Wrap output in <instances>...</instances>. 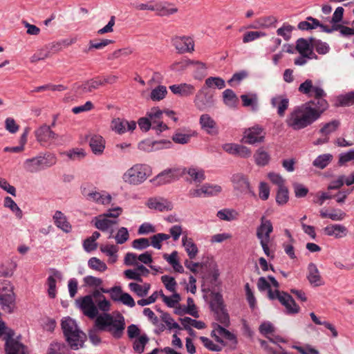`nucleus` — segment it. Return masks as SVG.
I'll use <instances>...</instances> for the list:
<instances>
[{
	"mask_svg": "<svg viewBox=\"0 0 354 354\" xmlns=\"http://www.w3.org/2000/svg\"><path fill=\"white\" fill-rule=\"evenodd\" d=\"M0 306L1 309L8 313H12L15 306L13 286L6 280H0Z\"/></svg>",
	"mask_w": 354,
	"mask_h": 354,
	"instance_id": "obj_5",
	"label": "nucleus"
},
{
	"mask_svg": "<svg viewBox=\"0 0 354 354\" xmlns=\"http://www.w3.org/2000/svg\"><path fill=\"white\" fill-rule=\"evenodd\" d=\"M56 163V158L53 154L48 153L44 156H37L27 159L24 162L25 169L31 173L50 167Z\"/></svg>",
	"mask_w": 354,
	"mask_h": 354,
	"instance_id": "obj_6",
	"label": "nucleus"
},
{
	"mask_svg": "<svg viewBox=\"0 0 354 354\" xmlns=\"http://www.w3.org/2000/svg\"><path fill=\"white\" fill-rule=\"evenodd\" d=\"M217 216L221 220L231 221L238 218L239 213L234 209H223L217 212Z\"/></svg>",
	"mask_w": 354,
	"mask_h": 354,
	"instance_id": "obj_40",
	"label": "nucleus"
},
{
	"mask_svg": "<svg viewBox=\"0 0 354 354\" xmlns=\"http://www.w3.org/2000/svg\"><path fill=\"white\" fill-rule=\"evenodd\" d=\"M53 219L56 226L62 229L64 232L68 233L71 230V225L67 221L66 216L60 211H56Z\"/></svg>",
	"mask_w": 354,
	"mask_h": 354,
	"instance_id": "obj_26",
	"label": "nucleus"
},
{
	"mask_svg": "<svg viewBox=\"0 0 354 354\" xmlns=\"http://www.w3.org/2000/svg\"><path fill=\"white\" fill-rule=\"evenodd\" d=\"M298 90L300 93L308 95V97L313 96L311 92L314 93V99L313 100H315L316 98L325 100L324 97H326V94L324 91L318 86H314L313 85V81L311 80H306L303 83H301Z\"/></svg>",
	"mask_w": 354,
	"mask_h": 354,
	"instance_id": "obj_12",
	"label": "nucleus"
},
{
	"mask_svg": "<svg viewBox=\"0 0 354 354\" xmlns=\"http://www.w3.org/2000/svg\"><path fill=\"white\" fill-rule=\"evenodd\" d=\"M147 206L150 209H154L160 212L169 211L173 208L172 203L167 199L150 198L148 201Z\"/></svg>",
	"mask_w": 354,
	"mask_h": 354,
	"instance_id": "obj_23",
	"label": "nucleus"
},
{
	"mask_svg": "<svg viewBox=\"0 0 354 354\" xmlns=\"http://www.w3.org/2000/svg\"><path fill=\"white\" fill-rule=\"evenodd\" d=\"M328 108V103L326 100H310L294 107L288 115L286 123L293 130L305 129L317 121Z\"/></svg>",
	"mask_w": 354,
	"mask_h": 354,
	"instance_id": "obj_1",
	"label": "nucleus"
},
{
	"mask_svg": "<svg viewBox=\"0 0 354 354\" xmlns=\"http://www.w3.org/2000/svg\"><path fill=\"white\" fill-rule=\"evenodd\" d=\"M167 93L166 86L159 85L151 91L150 97L153 101H160L165 98Z\"/></svg>",
	"mask_w": 354,
	"mask_h": 354,
	"instance_id": "obj_47",
	"label": "nucleus"
},
{
	"mask_svg": "<svg viewBox=\"0 0 354 354\" xmlns=\"http://www.w3.org/2000/svg\"><path fill=\"white\" fill-rule=\"evenodd\" d=\"M199 123L202 129L205 131L208 134L216 135L218 133L216 123L209 115H201L199 119Z\"/></svg>",
	"mask_w": 354,
	"mask_h": 354,
	"instance_id": "obj_19",
	"label": "nucleus"
},
{
	"mask_svg": "<svg viewBox=\"0 0 354 354\" xmlns=\"http://www.w3.org/2000/svg\"><path fill=\"white\" fill-rule=\"evenodd\" d=\"M129 287L131 291L135 292L138 297H143L146 296L150 289L149 283H145L143 286L136 283H130Z\"/></svg>",
	"mask_w": 354,
	"mask_h": 354,
	"instance_id": "obj_38",
	"label": "nucleus"
},
{
	"mask_svg": "<svg viewBox=\"0 0 354 354\" xmlns=\"http://www.w3.org/2000/svg\"><path fill=\"white\" fill-rule=\"evenodd\" d=\"M61 326L66 341L71 349L77 350L83 347L86 335L78 328L74 319L71 317L64 318Z\"/></svg>",
	"mask_w": 354,
	"mask_h": 354,
	"instance_id": "obj_3",
	"label": "nucleus"
},
{
	"mask_svg": "<svg viewBox=\"0 0 354 354\" xmlns=\"http://www.w3.org/2000/svg\"><path fill=\"white\" fill-rule=\"evenodd\" d=\"M311 42L304 38H299L296 42V50L300 54H306V52L311 48Z\"/></svg>",
	"mask_w": 354,
	"mask_h": 354,
	"instance_id": "obj_52",
	"label": "nucleus"
},
{
	"mask_svg": "<svg viewBox=\"0 0 354 354\" xmlns=\"http://www.w3.org/2000/svg\"><path fill=\"white\" fill-rule=\"evenodd\" d=\"M69 348L64 343L53 342L50 344L46 354H68Z\"/></svg>",
	"mask_w": 354,
	"mask_h": 354,
	"instance_id": "obj_37",
	"label": "nucleus"
},
{
	"mask_svg": "<svg viewBox=\"0 0 354 354\" xmlns=\"http://www.w3.org/2000/svg\"><path fill=\"white\" fill-rule=\"evenodd\" d=\"M196 66V71L194 73V77L196 80H202L206 75V66L204 63L199 61H194V64Z\"/></svg>",
	"mask_w": 354,
	"mask_h": 354,
	"instance_id": "obj_51",
	"label": "nucleus"
},
{
	"mask_svg": "<svg viewBox=\"0 0 354 354\" xmlns=\"http://www.w3.org/2000/svg\"><path fill=\"white\" fill-rule=\"evenodd\" d=\"M309 40L311 42V46L314 47L319 54L325 55L329 51L330 47L326 42H323L313 37H310Z\"/></svg>",
	"mask_w": 354,
	"mask_h": 354,
	"instance_id": "obj_41",
	"label": "nucleus"
},
{
	"mask_svg": "<svg viewBox=\"0 0 354 354\" xmlns=\"http://www.w3.org/2000/svg\"><path fill=\"white\" fill-rule=\"evenodd\" d=\"M35 136L39 142H46L56 139L58 136L50 129V127L44 124L35 131Z\"/></svg>",
	"mask_w": 354,
	"mask_h": 354,
	"instance_id": "obj_21",
	"label": "nucleus"
},
{
	"mask_svg": "<svg viewBox=\"0 0 354 354\" xmlns=\"http://www.w3.org/2000/svg\"><path fill=\"white\" fill-rule=\"evenodd\" d=\"M264 36L266 33L261 31H248L243 35V42L248 43Z\"/></svg>",
	"mask_w": 354,
	"mask_h": 354,
	"instance_id": "obj_56",
	"label": "nucleus"
},
{
	"mask_svg": "<svg viewBox=\"0 0 354 354\" xmlns=\"http://www.w3.org/2000/svg\"><path fill=\"white\" fill-rule=\"evenodd\" d=\"M223 102L230 108H235L239 102V98L232 89H226L223 92Z\"/></svg>",
	"mask_w": 354,
	"mask_h": 354,
	"instance_id": "obj_31",
	"label": "nucleus"
},
{
	"mask_svg": "<svg viewBox=\"0 0 354 354\" xmlns=\"http://www.w3.org/2000/svg\"><path fill=\"white\" fill-rule=\"evenodd\" d=\"M234 188L241 192H250V185L248 178L243 174H235L232 176Z\"/></svg>",
	"mask_w": 354,
	"mask_h": 354,
	"instance_id": "obj_18",
	"label": "nucleus"
},
{
	"mask_svg": "<svg viewBox=\"0 0 354 354\" xmlns=\"http://www.w3.org/2000/svg\"><path fill=\"white\" fill-rule=\"evenodd\" d=\"M294 27L289 24H283L282 27L279 28L277 30L278 35L281 36L286 41H288L290 37V33L293 30Z\"/></svg>",
	"mask_w": 354,
	"mask_h": 354,
	"instance_id": "obj_60",
	"label": "nucleus"
},
{
	"mask_svg": "<svg viewBox=\"0 0 354 354\" xmlns=\"http://www.w3.org/2000/svg\"><path fill=\"white\" fill-rule=\"evenodd\" d=\"M88 266L92 270L99 272H104L107 269L106 263L97 257H91L88 261Z\"/></svg>",
	"mask_w": 354,
	"mask_h": 354,
	"instance_id": "obj_48",
	"label": "nucleus"
},
{
	"mask_svg": "<svg viewBox=\"0 0 354 354\" xmlns=\"http://www.w3.org/2000/svg\"><path fill=\"white\" fill-rule=\"evenodd\" d=\"M211 296L209 306L213 312L225 308L223 295L220 292H212Z\"/></svg>",
	"mask_w": 354,
	"mask_h": 354,
	"instance_id": "obj_33",
	"label": "nucleus"
},
{
	"mask_svg": "<svg viewBox=\"0 0 354 354\" xmlns=\"http://www.w3.org/2000/svg\"><path fill=\"white\" fill-rule=\"evenodd\" d=\"M187 173L196 183H201L205 180L204 171L196 168H189Z\"/></svg>",
	"mask_w": 354,
	"mask_h": 354,
	"instance_id": "obj_55",
	"label": "nucleus"
},
{
	"mask_svg": "<svg viewBox=\"0 0 354 354\" xmlns=\"http://www.w3.org/2000/svg\"><path fill=\"white\" fill-rule=\"evenodd\" d=\"M87 200L106 205L111 203V196L110 194L104 196L96 190L92 189Z\"/></svg>",
	"mask_w": 354,
	"mask_h": 354,
	"instance_id": "obj_35",
	"label": "nucleus"
},
{
	"mask_svg": "<svg viewBox=\"0 0 354 354\" xmlns=\"http://www.w3.org/2000/svg\"><path fill=\"white\" fill-rule=\"evenodd\" d=\"M324 233L329 236H334L335 239H341L348 234L347 228L340 224H332L327 225L323 229Z\"/></svg>",
	"mask_w": 354,
	"mask_h": 354,
	"instance_id": "obj_20",
	"label": "nucleus"
},
{
	"mask_svg": "<svg viewBox=\"0 0 354 354\" xmlns=\"http://www.w3.org/2000/svg\"><path fill=\"white\" fill-rule=\"evenodd\" d=\"M254 157L256 164L259 166H265L268 165L270 159V156L268 153L264 151L262 148H259L256 151Z\"/></svg>",
	"mask_w": 354,
	"mask_h": 354,
	"instance_id": "obj_39",
	"label": "nucleus"
},
{
	"mask_svg": "<svg viewBox=\"0 0 354 354\" xmlns=\"http://www.w3.org/2000/svg\"><path fill=\"white\" fill-rule=\"evenodd\" d=\"M156 12L158 16L164 17L173 15L178 12L177 8H167V6L161 4L156 3L154 5V10Z\"/></svg>",
	"mask_w": 354,
	"mask_h": 354,
	"instance_id": "obj_42",
	"label": "nucleus"
},
{
	"mask_svg": "<svg viewBox=\"0 0 354 354\" xmlns=\"http://www.w3.org/2000/svg\"><path fill=\"white\" fill-rule=\"evenodd\" d=\"M273 232V226L270 220L262 216L260 218V225L257 228V237L259 241L270 240V234Z\"/></svg>",
	"mask_w": 354,
	"mask_h": 354,
	"instance_id": "obj_14",
	"label": "nucleus"
},
{
	"mask_svg": "<svg viewBox=\"0 0 354 354\" xmlns=\"http://www.w3.org/2000/svg\"><path fill=\"white\" fill-rule=\"evenodd\" d=\"M126 124H127V120L117 118L112 121L111 127L118 133L122 134L127 131Z\"/></svg>",
	"mask_w": 354,
	"mask_h": 354,
	"instance_id": "obj_53",
	"label": "nucleus"
},
{
	"mask_svg": "<svg viewBox=\"0 0 354 354\" xmlns=\"http://www.w3.org/2000/svg\"><path fill=\"white\" fill-rule=\"evenodd\" d=\"M353 104H354V91L337 97V105L338 106H348Z\"/></svg>",
	"mask_w": 354,
	"mask_h": 354,
	"instance_id": "obj_45",
	"label": "nucleus"
},
{
	"mask_svg": "<svg viewBox=\"0 0 354 354\" xmlns=\"http://www.w3.org/2000/svg\"><path fill=\"white\" fill-rule=\"evenodd\" d=\"M162 114L163 111L158 106L151 108L146 114L151 121L152 129L156 130L158 134L168 129L167 125L162 120Z\"/></svg>",
	"mask_w": 354,
	"mask_h": 354,
	"instance_id": "obj_11",
	"label": "nucleus"
},
{
	"mask_svg": "<svg viewBox=\"0 0 354 354\" xmlns=\"http://www.w3.org/2000/svg\"><path fill=\"white\" fill-rule=\"evenodd\" d=\"M216 319L223 325L227 326L230 324V317L225 308L214 312Z\"/></svg>",
	"mask_w": 354,
	"mask_h": 354,
	"instance_id": "obj_58",
	"label": "nucleus"
},
{
	"mask_svg": "<svg viewBox=\"0 0 354 354\" xmlns=\"http://www.w3.org/2000/svg\"><path fill=\"white\" fill-rule=\"evenodd\" d=\"M194 103L196 109L199 111H207L214 105L213 93L207 88V86H203L196 93Z\"/></svg>",
	"mask_w": 354,
	"mask_h": 354,
	"instance_id": "obj_7",
	"label": "nucleus"
},
{
	"mask_svg": "<svg viewBox=\"0 0 354 354\" xmlns=\"http://www.w3.org/2000/svg\"><path fill=\"white\" fill-rule=\"evenodd\" d=\"M191 137V134L176 132L173 135L172 140L176 143L185 145L189 142Z\"/></svg>",
	"mask_w": 354,
	"mask_h": 354,
	"instance_id": "obj_64",
	"label": "nucleus"
},
{
	"mask_svg": "<svg viewBox=\"0 0 354 354\" xmlns=\"http://www.w3.org/2000/svg\"><path fill=\"white\" fill-rule=\"evenodd\" d=\"M241 99L243 106H251L253 110L256 109L257 106V96L256 94L241 95Z\"/></svg>",
	"mask_w": 354,
	"mask_h": 354,
	"instance_id": "obj_49",
	"label": "nucleus"
},
{
	"mask_svg": "<svg viewBox=\"0 0 354 354\" xmlns=\"http://www.w3.org/2000/svg\"><path fill=\"white\" fill-rule=\"evenodd\" d=\"M339 124L340 122L339 120H332L331 122L326 123L319 131L324 136H328V134L335 131L339 127Z\"/></svg>",
	"mask_w": 354,
	"mask_h": 354,
	"instance_id": "obj_50",
	"label": "nucleus"
},
{
	"mask_svg": "<svg viewBox=\"0 0 354 354\" xmlns=\"http://www.w3.org/2000/svg\"><path fill=\"white\" fill-rule=\"evenodd\" d=\"M271 105L277 109V114L283 117L289 106V100L283 95H276L271 99Z\"/></svg>",
	"mask_w": 354,
	"mask_h": 354,
	"instance_id": "obj_22",
	"label": "nucleus"
},
{
	"mask_svg": "<svg viewBox=\"0 0 354 354\" xmlns=\"http://www.w3.org/2000/svg\"><path fill=\"white\" fill-rule=\"evenodd\" d=\"M162 320L166 324L169 330L175 328L180 329L179 324L174 322V319L171 317L168 313H162L161 315Z\"/></svg>",
	"mask_w": 354,
	"mask_h": 354,
	"instance_id": "obj_61",
	"label": "nucleus"
},
{
	"mask_svg": "<svg viewBox=\"0 0 354 354\" xmlns=\"http://www.w3.org/2000/svg\"><path fill=\"white\" fill-rule=\"evenodd\" d=\"M86 140H88L89 146L94 154H102L105 148V140L102 136L96 134L88 135L86 136Z\"/></svg>",
	"mask_w": 354,
	"mask_h": 354,
	"instance_id": "obj_16",
	"label": "nucleus"
},
{
	"mask_svg": "<svg viewBox=\"0 0 354 354\" xmlns=\"http://www.w3.org/2000/svg\"><path fill=\"white\" fill-rule=\"evenodd\" d=\"M171 145L170 141L160 140L152 141L151 140H145L139 142L138 149L146 152H151L160 150L164 148H168Z\"/></svg>",
	"mask_w": 354,
	"mask_h": 354,
	"instance_id": "obj_15",
	"label": "nucleus"
},
{
	"mask_svg": "<svg viewBox=\"0 0 354 354\" xmlns=\"http://www.w3.org/2000/svg\"><path fill=\"white\" fill-rule=\"evenodd\" d=\"M182 174L183 172L178 168L166 169L152 178L150 182L157 186L169 184L177 180Z\"/></svg>",
	"mask_w": 354,
	"mask_h": 354,
	"instance_id": "obj_9",
	"label": "nucleus"
},
{
	"mask_svg": "<svg viewBox=\"0 0 354 354\" xmlns=\"http://www.w3.org/2000/svg\"><path fill=\"white\" fill-rule=\"evenodd\" d=\"M308 274L307 279L313 286H319L323 284L321 276L316 265L310 263L308 266Z\"/></svg>",
	"mask_w": 354,
	"mask_h": 354,
	"instance_id": "obj_24",
	"label": "nucleus"
},
{
	"mask_svg": "<svg viewBox=\"0 0 354 354\" xmlns=\"http://www.w3.org/2000/svg\"><path fill=\"white\" fill-rule=\"evenodd\" d=\"M99 297L102 299L104 296L97 290L93 292L92 295H86L82 298L80 303V308L82 309L84 315L90 319H94L98 315V310L95 306L92 297Z\"/></svg>",
	"mask_w": 354,
	"mask_h": 354,
	"instance_id": "obj_8",
	"label": "nucleus"
},
{
	"mask_svg": "<svg viewBox=\"0 0 354 354\" xmlns=\"http://www.w3.org/2000/svg\"><path fill=\"white\" fill-rule=\"evenodd\" d=\"M149 339L146 334L140 335L136 339L133 344V350L140 354L144 352L145 345L148 343Z\"/></svg>",
	"mask_w": 354,
	"mask_h": 354,
	"instance_id": "obj_44",
	"label": "nucleus"
},
{
	"mask_svg": "<svg viewBox=\"0 0 354 354\" xmlns=\"http://www.w3.org/2000/svg\"><path fill=\"white\" fill-rule=\"evenodd\" d=\"M94 220L95 227L102 232L108 230L112 225L118 223L117 220L109 219L103 215L95 217Z\"/></svg>",
	"mask_w": 354,
	"mask_h": 354,
	"instance_id": "obj_27",
	"label": "nucleus"
},
{
	"mask_svg": "<svg viewBox=\"0 0 354 354\" xmlns=\"http://www.w3.org/2000/svg\"><path fill=\"white\" fill-rule=\"evenodd\" d=\"M333 158V156L330 153L319 155L314 160L313 165L317 168L323 169L330 164Z\"/></svg>",
	"mask_w": 354,
	"mask_h": 354,
	"instance_id": "obj_34",
	"label": "nucleus"
},
{
	"mask_svg": "<svg viewBox=\"0 0 354 354\" xmlns=\"http://www.w3.org/2000/svg\"><path fill=\"white\" fill-rule=\"evenodd\" d=\"M100 86H102L101 78L97 77L83 82L78 88H81L83 93H90L97 89Z\"/></svg>",
	"mask_w": 354,
	"mask_h": 354,
	"instance_id": "obj_29",
	"label": "nucleus"
},
{
	"mask_svg": "<svg viewBox=\"0 0 354 354\" xmlns=\"http://www.w3.org/2000/svg\"><path fill=\"white\" fill-rule=\"evenodd\" d=\"M169 88L174 94L183 97L191 96L196 91V88L194 85L187 83L174 84L170 86Z\"/></svg>",
	"mask_w": 354,
	"mask_h": 354,
	"instance_id": "obj_17",
	"label": "nucleus"
},
{
	"mask_svg": "<svg viewBox=\"0 0 354 354\" xmlns=\"http://www.w3.org/2000/svg\"><path fill=\"white\" fill-rule=\"evenodd\" d=\"M129 238V234L127 228L124 227H120L116 235L115 236V241L118 244H123L128 241Z\"/></svg>",
	"mask_w": 354,
	"mask_h": 354,
	"instance_id": "obj_57",
	"label": "nucleus"
},
{
	"mask_svg": "<svg viewBox=\"0 0 354 354\" xmlns=\"http://www.w3.org/2000/svg\"><path fill=\"white\" fill-rule=\"evenodd\" d=\"M319 27L322 29V24L313 17H308L306 21H300L298 24V28L301 30H309Z\"/></svg>",
	"mask_w": 354,
	"mask_h": 354,
	"instance_id": "obj_30",
	"label": "nucleus"
},
{
	"mask_svg": "<svg viewBox=\"0 0 354 354\" xmlns=\"http://www.w3.org/2000/svg\"><path fill=\"white\" fill-rule=\"evenodd\" d=\"M6 354H28L27 347L19 340L5 344Z\"/></svg>",
	"mask_w": 354,
	"mask_h": 354,
	"instance_id": "obj_25",
	"label": "nucleus"
},
{
	"mask_svg": "<svg viewBox=\"0 0 354 354\" xmlns=\"http://www.w3.org/2000/svg\"><path fill=\"white\" fill-rule=\"evenodd\" d=\"M150 245L149 240L147 238H140L132 241V247L136 250H142Z\"/></svg>",
	"mask_w": 354,
	"mask_h": 354,
	"instance_id": "obj_63",
	"label": "nucleus"
},
{
	"mask_svg": "<svg viewBox=\"0 0 354 354\" xmlns=\"http://www.w3.org/2000/svg\"><path fill=\"white\" fill-rule=\"evenodd\" d=\"M152 174L151 167L147 164H136L122 176V180L130 185H138Z\"/></svg>",
	"mask_w": 354,
	"mask_h": 354,
	"instance_id": "obj_4",
	"label": "nucleus"
},
{
	"mask_svg": "<svg viewBox=\"0 0 354 354\" xmlns=\"http://www.w3.org/2000/svg\"><path fill=\"white\" fill-rule=\"evenodd\" d=\"M286 305H283L286 310L287 314H296L299 312L300 308L296 304L292 297L288 293H284Z\"/></svg>",
	"mask_w": 354,
	"mask_h": 354,
	"instance_id": "obj_36",
	"label": "nucleus"
},
{
	"mask_svg": "<svg viewBox=\"0 0 354 354\" xmlns=\"http://www.w3.org/2000/svg\"><path fill=\"white\" fill-rule=\"evenodd\" d=\"M203 86H207V88L215 86L219 89H222L225 86L224 80L219 77H209L205 80Z\"/></svg>",
	"mask_w": 354,
	"mask_h": 354,
	"instance_id": "obj_43",
	"label": "nucleus"
},
{
	"mask_svg": "<svg viewBox=\"0 0 354 354\" xmlns=\"http://www.w3.org/2000/svg\"><path fill=\"white\" fill-rule=\"evenodd\" d=\"M95 327L100 331H104L110 333L116 339L122 337L126 326L124 317L118 313L114 317L110 313H102L97 315L95 320Z\"/></svg>",
	"mask_w": 354,
	"mask_h": 354,
	"instance_id": "obj_2",
	"label": "nucleus"
},
{
	"mask_svg": "<svg viewBox=\"0 0 354 354\" xmlns=\"http://www.w3.org/2000/svg\"><path fill=\"white\" fill-rule=\"evenodd\" d=\"M183 245L185 248V251L187 253L188 257L190 259H193L196 257L198 250L196 245L194 243L192 239L188 238L186 235L182 239Z\"/></svg>",
	"mask_w": 354,
	"mask_h": 354,
	"instance_id": "obj_28",
	"label": "nucleus"
},
{
	"mask_svg": "<svg viewBox=\"0 0 354 354\" xmlns=\"http://www.w3.org/2000/svg\"><path fill=\"white\" fill-rule=\"evenodd\" d=\"M161 281L167 290L170 292H175L177 283L174 277L169 275H163L161 277Z\"/></svg>",
	"mask_w": 354,
	"mask_h": 354,
	"instance_id": "obj_59",
	"label": "nucleus"
},
{
	"mask_svg": "<svg viewBox=\"0 0 354 354\" xmlns=\"http://www.w3.org/2000/svg\"><path fill=\"white\" fill-rule=\"evenodd\" d=\"M200 340L202 342L204 346L211 351L219 352L222 351L221 346L215 344L212 340L206 337H200Z\"/></svg>",
	"mask_w": 354,
	"mask_h": 354,
	"instance_id": "obj_62",
	"label": "nucleus"
},
{
	"mask_svg": "<svg viewBox=\"0 0 354 354\" xmlns=\"http://www.w3.org/2000/svg\"><path fill=\"white\" fill-rule=\"evenodd\" d=\"M172 44L179 53H189L194 49V41L189 37L176 36L172 39Z\"/></svg>",
	"mask_w": 354,
	"mask_h": 354,
	"instance_id": "obj_13",
	"label": "nucleus"
},
{
	"mask_svg": "<svg viewBox=\"0 0 354 354\" xmlns=\"http://www.w3.org/2000/svg\"><path fill=\"white\" fill-rule=\"evenodd\" d=\"M289 199V192L288 189L286 187H278L277 195H276V202L279 205H283L286 204Z\"/></svg>",
	"mask_w": 354,
	"mask_h": 354,
	"instance_id": "obj_46",
	"label": "nucleus"
},
{
	"mask_svg": "<svg viewBox=\"0 0 354 354\" xmlns=\"http://www.w3.org/2000/svg\"><path fill=\"white\" fill-rule=\"evenodd\" d=\"M180 321L183 326L192 325L194 328L197 329H203L205 327V324L203 322L197 321L196 319H193L189 317H185L184 318H180Z\"/></svg>",
	"mask_w": 354,
	"mask_h": 354,
	"instance_id": "obj_54",
	"label": "nucleus"
},
{
	"mask_svg": "<svg viewBox=\"0 0 354 354\" xmlns=\"http://www.w3.org/2000/svg\"><path fill=\"white\" fill-rule=\"evenodd\" d=\"M263 129L259 125H255L244 131L243 142L250 145L262 142L265 138Z\"/></svg>",
	"mask_w": 354,
	"mask_h": 354,
	"instance_id": "obj_10",
	"label": "nucleus"
},
{
	"mask_svg": "<svg viewBox=\"0 0 354 354\" xmlns=\"http://www.w3.org/2000/svg\"><path fill=\"white\" fill-rule=\"evenodd\" d=\"M54 277L61 279L62 274L58 270H53V276H49L47 279L48 294L50 298H55L56 296V280Z\"/></svg>",
	"mask_w": 354,
	"mask_h": 354,
	"instance_id": "obj_32",
	"label": "nucleus"
}]
</instances>
